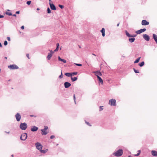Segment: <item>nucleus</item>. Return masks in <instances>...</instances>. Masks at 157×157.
<instances>
[{
  "label": "nucleus",
  "mask_w": 157,
  "mask_h": 157,
  "mask_svg": "<svg viewBox=\"0 0 157 157\" xmlns=\"http://www.w3.org/2000/svg\"><path fill=\"white\" fill-rule=\"evenodd\" d=\"M123 151L122 149H120L116 152L114 153L113 155L116 156H120L122 155Z\"/></svg>",
  "instance_id": "f257e3e1"
},
{
  "label": "nucleus",
  "mask_w": 157,
  "mask_h": 157,
  "mask_svg": "<svg viewBox=\"0 0 157 157\" xmlns=\"http://www.w3.org/2000/svg\"><path fill=\"white\" fill-rule=\"evenodd\" d=\"M20 127L22 130H25L27 127V124L25 123H21L20 125Z\"/></svg>",
  "instance_id": "f03ea898"
},
{
  "label": "nucleus",
  "mask_w": 157,
  "mask_h": 157,
  "mask_svg": "<svg viewBox=\"0 0 157 157\" xmlns=\"http://www.w3.org/2000/svg\"><path fill=\"white\" fill-rule=\"evenodd\" d=\"M109 104L112 106L116 105V101L114 99H112L109 100Z\"/></svg>",
  "instance_id": "7ed1b4c3"
},
{
  "label": "nucleus",
  "mask_w": 157,
  "mask_h": 157,
  "mask_svg": "<svg viewBox=\"0 0 157 157\" xmlns=\"http://www.w3.org/2000/svg\"><path fill=\"white\" fill-rule=\"evenodd\" d=\"M8 67L11 70L17 69L19 68L15 64L10 65L8 66Z\"/></svg>",
  "instance_id": "20e7f679"
},
{
  "label": "nucleus",
  "mask_w": 157,
  "mask_h": 157,
  "mask_svg": "<svg viewBox=\"0 0 157 157\" xmlns=\"http://www.w3.org/2000/svg\"><path fill=\"white\" fill-rule=\"evenodd\" d=\"M27 134L24 133L22 134L20 137V139L22 140H25L27 138Z\"/></svg>",
  "instance_id": "39448f33"
},
{
  "label": "nucleus",
  "mask_w": 157,
  "mask_h": 157,
  "mask_svg": "<svg viewBox=\"0 0 157 157\" xmlns=\"http://www.w3.org/2000/svg\"><path fill=\"white\" fill-rule=\"evenodd\" d=\"M36 148L38 150H41L42 148V146L41 144L38 142L36 143Z\"/></svg>",
  "instance_id": "423d86ee"
},
{
  "label": "nucleus",
  "mask_w": 157,
  "mask_h": 157,
  "mask_svg": "<svg viewBox=\"0 0 157 157\" xmlns=\"http://www.w3.org/2000/svg\"><path fill=\"white\" fill-rule=\"evenodd\" d=\"M16 120L17 121H19L21 118V116L19 113H17L15 116Z\"/></svg>",
  "instance_id": "0eeeda50"
},
{
  "label": "nucleus",
  "mask_w": 157,
  "mask_h": 157,
  "mask_svg": "<svg viewBox=\"0 0 157 157\" xmlns=\"http://www.w3.org/2000/svg\"><path fill=\"white\" fill-rule=\"evenodd\" d=\"M143 37L146 41H148L149 40V36L147 34H145L143 35Z\"/></svg>",
  "instance_id": "6e6552de"
},
{
  "label": "nucleus",
  "mask_w": 157,
  "mask_h": 157,
  "mask_svg": "<svg viewBox=\"0 0 157 157\" xmlns=\"http://www.w3.org/2000/svg\"><path fill=\"white\" fill-rule=\"evenodd\" d=\"M146 30V29H141L139 30H138L137 31H136V33L137 34H140L143 32H144Z\"/></svg>",
  "instance_id": "1a4fd4ad"
},
{
  "label": "nucleus",
  "mask_w": 157,
  "mask_h": 157,
  "mask_svg": "<svg viewBox=\"0 0 157 157\" xmlns=\"http://www.w3.org/2000/svg\"><path fill=\"white\" fill-rule=\"evenodd\" d=\"M149 24V22L147 21L146 20H143L142 21L141 24L143 25H148Z\"/></svg>",
  "instance_id": "9d476101"
},
{
  "label": "nucleus",
  "mask_w": 157,
  "mask_h": 157,
  "mask_svg": "<svg viewBox=\"0 0 157 157\" xmlns=\"http://www.w3.org/2000/svg\"><path fill=\"white\" fill-rule=\"evenodd\" d=\"M49 5L51 9L53 10H56V8L55 5L53 4H52L50 2L49 3Z\"/></svg>",
  "instance_id": "9b49d317"
},
{
  "label": "nucleus",
  "mask_w": 157,
  "mask_h": 157,
  "mask_svg": "<svg viewBox=\"0 0 157 157\" xmlns=\"http://www.w3.org/2000/svg\"><path fill=\"white\" fill-rule=\"evenodd\" d=\"M64 86L65 88H68L71 86V84L68 82H65L64 83Z\"/></svg>",
  "instance_id": "f8f14e48"
},
{
  "label": "nucleus",
  "mask_w": 157,
  "mask_h": 157,
  "mask_svg": "<svg viewBox=\"0 0 157 157\" xmlns=\"http://www.w3.org/2000/svg\"><path fill=\"white\" fill-rule=\"evenodd\" d=\"M125 33H126V35H127V36H128L129 37H135L136 36V35H135L134 36L130 35L129 33L127 32V31L126 30H125Z\"/></svg>",
  "instance_id": "ddd939ff"
},
{
  "label": "nucleus",
  "mask_w": 157,
  "mask_h": 157,
  "mask_svg": "<svg viewBox=\"0 0 157 157\" xmlns=\"http://www.w3.org/2000/svg\"><path fill=\"white\" fill-rule=\"evenodd\" d=\"M38 129V128L35 126H33L31 129V131L34 132L36 131Z\"/></svg>",
  "instance_id": "4468645a"
},
{
  "label": "nucleus",
  "mask_w": 157,
  "mask_h": 157,
  "mask_svg": "<svg viewBox=\"0 0 157 157\" xmlns=\"http://www.w3.org/2000/svg\"><path fill=\"white\" fill-rule=\"evenodd\" d=\"M152 155L154 156H157V151H152L151 152Z\"/></svg>",
  "instance_id": "2eb2a0df"
},
{
  "label": "nucleus",
  "mask_w": 157,
  "mask_h": 157,
  "mask_svg": "<svg viewBox=\"0 0 157 157\" xmlns=\"http://www.w3.org/2000/svg\"><path fill=\"white\" fill-rule=\"evenodd\" d=\"M97 78L98 79L99 82H100L102 85H103V82L101 78L99 76H98Z\"/></svg>",
  "instance_id": "dca6fc26"
},
{
  "label": "nucleus",
  "mask_w": 157,
  "mask_h": 157,
  "mask_svg": "<svg viewBox=\"0 0 157 157\" xmlns=\"http://www.w3.org/2000/svg\"><path fill=\"white\" fill-rule=\"evenodd\" d=\"M94 73H95V75H96L97 77L98 76H101L102 75L100 71H95L94 72Z\"/></svg>",
  "instance_id": "f3484780"
},
{
  "label": "nucleus",
  "mask_w": 157,
  "mask_h": 157,
  "mask_svg": "<svg viewBox=\"0 0 157 157\" xmlns=\"http://www.w3.org/2000/svg\"><path fill=\"white\" fill-rule=\"evenodd\" d=\"M153 38L155 41L156 43L157 44V36L155 34H153Z\"/></svg>",
  "instance_id": "a211bd4d"
},
{
  "label": "nucleus",
  "mask_w": 157,
  "mask_h": 157,
  "mask_svg": "<svg viewBox=\"0 0 157 157\" xmlns=\"http://www.w3.org/2000/svg\"><path fill=\"white\" fill-rule=\"evenodd\" d=\"M41 131H42V135H46L48 132H47V131L44 129H41Z\"/></svg>",
  "instance_id": "6ab92c4d"
},
{
  "label": "nucleus",
  "mask_w": 157,
  "mask_h": 157,
  "mask_svg": "<svg viewBox=\"0 0 157 157\" xmlns=\"http://www.w3.org/2000/svg\"><path fill=\"white\" fill-rule=\"evenodd\" d=\"M52 56V54L51 53H48V55L47 56V58L48 60H50Z\"/></svg>",
  "instance_id": "aec40b11"
},
{
  "label": "nucleus",
  "mask_w": 157,
  "mask_h": 157,
  "mask_svg": "<svg viewBox=\"0 0 157 157\" xmlns=\"http://www.w3.org/2000/svg\"><path fill=\"white\" fill-rule=\"evenodd\" d=\"M101 32L102 33L103 36H105V29L104 28H102V29L101 30Z\"/></svg>",
  "instance_id": "412c9836"
},
{
  "label": "nucleus",
  "mask_w": 157,
  "mask_h": 157,
  "mask_svg": "<svg viewBox=\"0 0 157 157\" xmlns=\"http://www.w3.org/2000/svg\"><path fill=\"white\" fill-rule=\"evenodd\" d=\"M58 59L59 60L61 61L64 63H66V60L61 59V58H60L59 56L58 57Z\"/></svg>",
  "instance_id": "4be33fe9"
},
{
  "label": "nucleus",
  "mask_w": 157,
  "mask_h": 157,
  "mask_svg": "<svg viewBox=\"0 0 157 157\" xmlns=\"http://www.w3.org/2000/svg\"><path fill=\"white\" fill-rule=\"evenodd\" d=\"M77 77H74L73 78L72 77H71V80L72 82L75 81L77 80Z\"/></svg>",
  "instance_id": "5701e85b"
},
{
  "label": "nucleus",
  "mask_w": 157,
  "mask_h": 157,
  "mask_svg": "<svg viewBox=\"0 0 157 157\" xmlns=\"http://www.w3.org/2000/svg\"><path fill=\"white\" fill-rule=\"evenodd\" d=\"M135 40V38H129V42L131 43H132V42H133Z\"/></svg>",
  "instance_id": "b1692460"
},
{
  "label": "nucleus",
  "mask_w": 157,
  "mask_h": 157,
  "mask_svg": "<svg viewBox=\"0 0 157 157\" xmlns=\"http://www.w3.org/2000/svg\"><path fill=\"white\" fill-rule=\"evenodd\" d=\"M65 75L67 76H68V77H71V76H71V73H66L65 74Z\"/></svg>",
  "instance_id": "393cba45"
},
{
  "label": "nucleus",
  "mask_w": 157,
  "mask_h": 157,
  "mask_svg": "<svg viewBox=\"0 0 157 157\" xmlns=\"http://www.w3.org/2000/svg\"><path fill=\"white\" fill-rule=\"evenodd\" d=\"M140 57H139L137 58L134 62V63H137L139 62L140 60Z\"/></svg>",
  "instance_id": "a878e982"
},
{
  "label": "nucleus",
  "mask_w": 157,
  "mask_h": 157,
  "mask_svg": "<svg viewBox=\"0 0 157 157\" xmlns=\"http://www.w3.org/2000/svg\"><path fill=\"white\" fill-rule=\"evenodd\" d=\"M144 62L143 61V62H142L141 63H139V65L140 67H142L144 65Z\"/></svg>",
  "instance_id": "bb28decb"
},
{
  "label": "nucleus",
  "mask_w": 157,
  "mask_h": 157,
  "mask_svg": "<svg viewBox=\"0 0 157 157\" xmlns=\"http://www.w3.org/2000/svg\"><path fill=\"white\" fill-rule=\"evenodd\" d=\"M138 153H137L136 154H135L134 155L136 156H139L140 153L141 151L140 150H139L138 151Z\"/></svg>",
  "instance_id": "cd10ccee"
},
{
  "label": "nucleus",
  "mask_w": 157,
  "mask_h": 157,
  "mask_svg": "<svg viewBox=\"0 0 157 157\" xmlns=\"http://www.w3.org/2000/svg\"><path fill=\"white\" fill-rule=\"evenodd\" d=\"M78 73L77 72H74L71 73V76L77 75Z\"/></svg>",
  "instance_id": "c85d7f7f"
},
{
  "label": "nucleus",
  "mask_w": 157,
  "mask_h": 157,
  "mask_svg": "<svg viewBox=\"0 0 157 157\" xmlns=\"http://www.w3.org/2000/svg\"><path fill=\"white\" fill-rule=\"evenodd\" d=\"M133 70L136 73H139V71L138 70H136L135 69L133 68Z\"/></svg>",
  "instance_id": "c756f323"
},
{
  "label": "nucleus",
  "mask_w": 157,
  "mask_h": 157,
  "mask_svg": "<svg viewBox=\"0 0 157 157\" xmlns=\"http://www.w3.org/2000/svg\"><path fill=\"white\" fill-rule=\"evenodd\" d=\"M48 13H51V10L49 8H48L47 9Z\"/></svg>",
  "instance_id": "7c9ffc66"
},
{
  "label": "nucleus",
  "mask_w": 157,
  "mask_h": 157,
  "mask_svg": "<svg viewBox=\"0 0 157 157\" xmlns=\"http://www.w3.org/2000/svg\"><path fill=\"white\" fill-rule=\"evenodd\" d=\"M6 13L7 15H8L9 16H11L12 15V13L10 12H6Z\"/></svg>",
  "instance_id": "2f4dec72"
},
{
  "label": "nucleus",
  "mask_w": 157,
  "mask_h": 157,
  "mask_svg": "<svg viewBox=\"0 0 157 157\" xmlns=\"http://www.w3.org/2000/svg\"><path fill=\"white\" fill-rule=\"evenodd\" d=\"M47 150H41L40 151L41 153H45L46 152V151Z\"/></svg>",
  "instance_id": "473e14b6"
},
{
  "label": "nucleus",
  "mask_w": 157,
  "mask_h": 157,
  "mask_svg": "<svg viewBox=\"0 0 157 157\" xmlns=\"http://www.w3.org/2000/svg\"><path fill=\"white\" fill-rule=\"evenodd\" d=\"M59 6L61 9H63L64 8V6L61 5H59Z\"/></svg>",
  "instance_id": "72a5a7b5"
},
{
  "label": "nucleus",
  "mask_w": 157,
  "mask_h": 157,
  "mask_svg": "<svg viewBox=\"0 0 157 157\" xmlns=\"http://www.w3.org/2000/svg\"><path fill=\"white\" fill-rule=\"evenodd\" d=\"M85 123L89 126H91V125L88 122L85 121Z\"/></svg>",
  "instance_id": "f704fd0d"
},
{
  "label": "nucleus",
  "mask_w": 157,
  "mask_h": 157,
  "mask_svg": "<svg viewBox=\"0 0 157 157\" xmlns=\"http://www.w3.org/2000/svg\"><path fill=\"white\" fill-rule=\"evenodd\" d=\"M4 44L5 46H6L7 44V41L5 40L4 42Z\"/></svg>",
  "instance_id": "c9c22d12"
},
{
  "label": "nucleus",
  "mask_w": 157,
  "mask_h": 157,
  "mask_svg": "<svg viewBox=\"0 0 157 157\" xmlns=\"http://www.w3.org/2000/svg\"><path fill=\"white\" fill-rule=\"evenodd\" d=\"M63 74H62V72H61V75L59 76V78H63Z\"/></svg>",
  "instance_id": "e433bc0d"
},
{
  "label": "nucleus",
  "mask_w": 157,
  "mask_h": 157,
  "mask_svg": "<svg viewBox=\"0 0 157 157\" xmlns=\"http://www.w3.org/2000/svg\"><path fill=\"white\" fill-rule=\"evenodd\" d=\"M48 128L47 126H45L44 127V128L43 129L46 131L47 130V129H48Z\"/></svg>",
  "instance_id": "4c0bfd02"
},
{
  "label": "nucleus",
  "mask_w": 157,
  "mask_h": 157,
  "mask_svg": "<svg viewBox=\"0 0 157 157\" xmlns=\"http://www.w3.org/2000/svg\"><path fill=\"white\" fill-rule=\"evenodd\" d=\"M55 137V136L54 135H52L50 136V138L51 139H52L54 138Z\"/></svg>",
  "instance_id": "58836bf2"
},
{
  "label": "nucleus",
  "mask_w": 157,
  "mask_h": 157,
  "mask_svg": "<svg viewBox=\"0 0 157 157\" xmlns=\"http://www.w3.org/2000/svg\"><path fill=\"white\" fill-rule=\"evenodd\" d=\"M31 2V1H28V2H27V4L28 5H29L30 4Z\"/></svg>",
  "instance_id": "ea45409f"
},
{
  "label": "nucleus",
  "mask_w": 157,
  "mask_h": 157,
  "mask_svg": "<svg viewBox=\"0 0 157 157\" xmlns=\"http://www.w3.org/2000/svg\"><path fill=\"white\" fill-rule=\"evenodd\" d=\"M30 116L31 117H36V116L35 115H30Z\"/></svg>",
  "instance_id": "a19ab883"
},
{
  "label": "nucleus",
  "mask_w": 157,
  "mask_h": 157,
  "mask_svg": "<svg viewBox=\"0 0 157 157\" xmlns=\"http://www.w3.org/2000/svg\"><path fill=\"white\" fill-rule=\"evenodd\" d=\"M103 106H100V111H101L103 109V108H102Z\"/></svg>",
  "instance_id": "79ce46f5"
},
{
  "label": "nucleus",
  "mask_w": 157,
  "mask_h": 157,
  "mask_svg": "<svg viewBox=\"0 0 157 157\" xmlns=\"http://www.w3.org/2000/svg\"><path fill=\"white\" fill-rule=\"evenodd\" d=\"M26 56L27 57H28V58L29 59H30V58L29 57V54H26Z\"/></svg>",
  "instance_id": "37998d69"
},
{
  "label": "nucleus",
  "mask_w": 157,
  "mask_h": 157,
  "mask_svg": "<svg viewBox=\"0 0 157 157\" xmlns=\"http://www.w3.org/2000/svg\"><path fill=\"white\" fill-rule=\"evenodd\" d=\"M76 65L78 66H82V65L81 64H75Z\"/></svg>",
  "instance_id": "c03bdc74"
},
{
  "label": "nucleus",
  "mask_w": 157,
  "mask_h": 157,
  "mask_svg": "<svg viewBox=\"0 0 157 157\" xmlns=\"http://www.w3.org/2000/svg\"><path fill=\"white\" fill-rule=\"evenodd\" d=\"M7 40L9 41H10V37H8L7 38Z\"/></svg>",
  "instance_id": "a18cd8bd"
},
{
  "label": "nucleus",
  "mask_w": 157,
  "mask_h": 157,
  "mask_svg": "<svg viewBox=\"0 0 157 157\" xmlns=\"http://www.w3.org/2000/svg\"><path fill=\"white\" fill-rule=\"evenodd\" d=\"M73 97H74V100L75 102V94L74 95Z\"/></svg>",
  "instance_id": "49530a36"
},
{
  "label": "nucleus",
  "mask_w": 157,
  "mask_h": 157,
  "mask_svg": "<svg viewBox=\"0 0 157 157\" xmlns=\"http://www.w3.org/2000/svg\"><path fill=\"white\" fill-rule=\"evenodd\" d=\"M59 48L56 47V49L54 51V52L58 51V50Z\"/></svg>",
  "instance_id": "de8ad7c7"
},
{
  "label": "nucleus",
  "mask_w": 157,
  "mask_h": 157,
  "mask_svg": "<svg viewBox=\"0 0 157 157\" xmlns=\"http://www.w3.org/2000/svg\"><path fill=\"white\" fill-rule=\"evenodd\" d=\"M4 16L2 15H1L0 14V18H2L4 17Z\"/></svg>",
  "instance_id": "09e8293b"
},
{
  "label": "nucleus",
  "mask_w": 157,
  "mask_h": 157,
  "mask_svg": "<svg viewBox=\"0 0 157 157\" xmlns=\"http://www.w3.org/2000/svg\"><path fill=\"white\" fill-rule=\"evenodd\" d=\"M56 46H57V48H59V43H57L56 44Z\"/></svg>",
  "instance_id": "8fccbe9b"
},
{
  "label": "nucleus",
  "mask_w": 157,
  "mask_h": 157,
  "mask_svg": "<svg viewBox=\"0 0 157 157\" xmlns=\"http://www.w3.org/2000/svg\"><path fill=\"white\" fill-rule=\"evenodd\" d=\"M21 28L22 29H24V26L23 25L21 27Z\"/></svg>",
  "instance_id": "3c124183"
},
{
  "label": "nucleus",
  "mask_w": 157,
  "mask_h": 157,
  "mask_svg": "<svg viewBox=\"0 0 157 157\" xmlns=\"http://www.w3.org/2000/svg\"><path fill=\"white\" fill-rule=\"evenodd\" d=\"M16 14H19V11H17V12H16Z\"/></svg>",
  "instance_id": "603ef678"
},
{
  "label": "nucleus",
  "mask_w": 157,
  "mask_h": 157,
  "mask_svg": "<svg viewBox=\"0 0 157 157\" xmlns=\"http://www.w3.org/2000/svg\"><path fill=\"white\" fill-rule=\"evenodd\" d=\"M50 51V52H51L50 53H51L52 54V53H53V52L52 50H51V51Z\"/></svg>",
  "instance_id": "864d4df0"
},
{
  "label": "nucleus",
  "mask_w": 157,
  "mask_h": 157,
  "mask_svg": "<svg viewBox=\"0 0 157 157\" xmlns=\"http://www.w3.org/2000/svg\"><path fill=\"white\" fill-rule=\"evenodd\" d=\"M13 16H16V15L15 14H13Z\"/></svg>",
  "instance_id": "5fc2aeb1"
},
{
  "label": "nucleus",
  "mask_w": 157,
  "mask_h": 157,
  "mask_svg": "<svg viewBox=\"0 0 157 157\" xmlns=\"http://www.w3.org/2000/svg\"><path fill=\"white\" fill-rule=\"evenodd\" d=\"M119 23H118L117 25V26H119Z\"/></svg>",
  "instance_id": "6e6d98bb"
},
{
  "label": "nucleus",
  "mask_w": 157,
  "mask_h": 157,
  "mask_svg": "<svg viewBox=\"0 0 157 157\" xmlns=\"http://www.w3.org/2000/svg\"><path fill=\"white\" fill-rule=\"evenodd\" d=\"M40 10V9H39L38 8L37 9V10Z\"/></svg>",
  "instance_id": "4d7b16f0"
},
{
  "label": "nucleus",
  "mask_w": 157,
  "mask_h": 157,
  "mask_svg": "<svg viewBox=\"0 0 157 157\" xmlns=\"http://www.w3.org/2000/svg\"><path fill=\"white\" fill-rule=\"evenodd\" d=\"M92 55H94V56H96L95 55V54H94L93 53V54H92Z\"/></svg>",
  "instance_id": "13d9d810"
},
{
  "label": "nucleus",
  "mask_w": 157,
  "mask_h": 157,
  "mask_svg": "<svg viewBox=\"0 0 157 157\" xmlns=\"http://www.w3.org/2000/svg\"><path fill=\"white\" fill-rule=\"evenodd\" d=\"M49 3L50 2L51 3V0H49Z\"/></svg>",
  "instance_id": "bf43d9fd"
},
{
  "label": "nucleus",
  "mask_w": 157,
  "mask_h": 157,
  "mask_svg": "<svg viewBox=\"0 0 157 157\" xmlns=\"http://www.w3.org/2000/svg\"><path fill=\"white\" fill-rule=\"evenodd\" d=\"M5 59H7V58L6 57H5Z\"/></svg>",
  "instance_id": "052dcab7"
},
{
  "label": "nucleus",
  "mask_w": 157,
  "mask_h": 157,
  "mask_svg": "<svg viewBox=\"0 0 157 157\" xmlns=\"http://www.w3.org/2000/svg\"><path fill=\"white\" fill-rule=\"evenodd\" d=\"M6 133H10L9 132H7Z\"/></svg>",
  "instance_id": "680f3d73"
},
{
  "label": "nucleus",
  "mask_w": 157,
  "mask_h": 157,
  "mask_svg": "<svg viewBox=\"0 0 157 157\" xmlns=\"http://www.w3.org/2000/svg\"><path fill=\"white\" fill-rule=\"evenodd\" d=\"M12 156H13V155H12Z\"/></svg>",
  "instance_id": "e2e57ef3"
},
{
  "label": "nucleus",
  "mask_w": 157,
  "mask_h": 157,
  "mask_svg": "<svg viewBox=\"0 0 157 157\" xmlns=\"http://www.w3.org/2000/svg\"><path fill=\"white\" fill-rule=\"evenodd\" d=\"M1 69H0V72H1Z\"/></svg>",
  "instance_id": "0e129e2a"
}]
</instances>
